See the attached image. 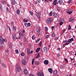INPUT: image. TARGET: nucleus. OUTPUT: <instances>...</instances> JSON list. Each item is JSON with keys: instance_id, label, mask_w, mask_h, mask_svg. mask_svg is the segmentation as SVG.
<instances>
[{"instance_id": "23", "label": "nucleus", "mask_w": 76, "mask_h": 76, "mask_svg": "<svg viewBox=\"0 0 76 76\" xmlns=\"http://www.w3.org/2000/svg\"><path fill=\"white\" fill-rule=\"evenodd\" d=\"M4 42H6L5 40H4V41H1L0 44H4Z\"/></svg>"}, {"instance_id": "61", "label": "nucleus", "mask_w": 76, "mask_h": 76, "mask_svg": "<svg viewBox=\"0 0 76 76\" xmlns=\"http://www.w3.org/2000/svg\"><path fill=\"white\" fill-rule=\"evenodd\" d=\"M32 53H33V51L31 50V51L30 54H32Z\"/></svg>"}, {"instance_id": "1", "label": "nucleus", "mask_w": 76, "mask_h": 76, "mask_svg": "<svg viewBox=\"0 0 76 76\" xmlns=\"http://www.w3.org/2000/svg\"><path fill=\"white\" fill-rule=\"evenodd\" d=\"M46 21L48 24H50L53 22V19L51 18H49L48 19L46 20Z\"/></svg>"}, {"instance_id": "21", "label": "nucleus", "mask_w": 76, "mask_h": 76, "mask_svg": "<svg viewBox=\"0 0 76 76\" xmlns=\"http://www.w3.org/2000/svg\"><path fill=\"white\" fill-rule=\"evenodd\" d=\"M40 50V48H39L37 49L36 51V53H38V51H39Z\"/></svg>"}, {"instance_id": "39", "label": "nucleus", "mask_w": 76, "mask_h": 76, "mask_svg": "<svg viewBox=\"0 0 76 76\" xmlns=\"http://www.w3.org/2000/svg\"><path fill=\"white\" fill-rule=\"evenodd\" d=\"M13 29L14 31H16V28L14 26H13Z\"/></svg>"}, {"instance_id": "22", "label": "nucleus", "mask_w": 76, "mask_h": 76, "mask_svg": "<svg viewBox=\"0 0 76 76\" xmlns=\"http://www.w3.org/2000/svg\"><path fill=\"white\" fill-rule=\"evenodd\" d=\"M2 66L3 67H4L5 68H6V64H2Z\"/></svg>"}, {"instance_id": "44", "label": "nucleus", "mask_w": 76, "mask_h": 76, "mask_svg": "<svg viewBox=\"0 0 76 76\" xmlns=\"http://www.w3.org/2000/svg\"><path fill=\"white\" fill-rule=\"evenodd\" d=\"M67 41H68V40H65L63 42H66V43H68V42H67Z\"/></svg>"}, {"instance_id": "64", "label": "nucleus", "mask_w": 76, "mask_h": 76, "mask_svg": "<svg viewBox=\"0 0 76 76\" xmlns=\"http://www.w3.org/2000/svg\"><path fill=\"white\" fill-rule=\"evenodd\" d=\"M59 22H62V21H61V19H60L59 20Z\"/></svg>"}, {"instance_id": "7", "label": "nucleus", "mask_w": 76, "mask_h": 76, "mask_svg": "<svg viewBox=\"0 0 76 76\" xmlns=\"http://www.w3.org/2000/svg\"><path fill=\"white\" fill-rule=\"evenodd\" d=\"M12 39L13 41H15L16 39V34H12Z\"/></svg>"}, {"instance_id": "40", "label": "nucleus", "mask_w": 76, "mask_h": 76, "mask_svg": "<svg viewBox=\"0 0 76 76\" xmlns=\"http://www.w3.org/2000/svg\"><path fill=\"white\" fill-rule=\"evenodd\" d=\"M23 40H24V42H26V38L25 37H24L23 38Z\"/></svg>"}, {"instance_id": "51", "label": "nucleus", "mask_w": 76, "mask_h": 76, "mask_svg": "<svg viewBox=\"0 0 76 76\" xmlns=\"http://www.w3.org/2000/svg\"><path fill=\"white\" fill-rule=\"evenodd\" d=\"M52 37H55V34H52Z\"/></svg>"}, {"instance_id": "26", "label": "nucleus", "mask_w": 76, "mask_h": 76, "mask_svg": "<svg viewBox=\"0 0 76 76\" xmlns=\"http://www.w3.org/2000/svg\"><path fill=\"white\" fill-rule=\"evenodd\" d=\"M41 40V38H39L35 42L36 43H37L39 42V40Z\"/></svg>"}, {"instance_id": "54", "label": "nucleus", "mask_w": 76, "mask_h": 76, "mask_svg": "<svg viewBox=\"0 0 76 76\" xmlns=\"http://www.w3.org/2000/svg\"><path fill=\"white\" fill-rule=\"evenodd\" d=\"M60 68L61 69L63 68V65H61L60 66Z\"/></svg>"}, {"instance_id": "57", "label": "nucleus", "mask_w": 76, "mask_h": 76, "mask_svg": "<svg viewBox=\"0 0 76 76\" xmlns=\"http://www.w3.org/2000/svg\"><path fill=\"white\" fill-rule=\"evenodd\" d=\"M60 8H58V11H60Z\"/></svg>"}, {"instance_id": "45", "label": "nucleus", "mask_w": 76, "mask_h": 76, "mask_svg": "<svg viewBox=\"0 0 76 76\" xmlns=\"http://www.w3.org/2000/svg\"><path fill=\"white\" fill-rule=\"evenodd\" d=\"M32 39L33 40L35 39V36L33 35L32 36Z\"/></svg>"}, {"instance_id": "46", "label": "nucleus", "mask_w": 76, "mask_h": 76, "mask_svg": "<svg viewBox=\"0 0 76 76\" xmlns=\"http://www.w3.org/2000/svg\"><path fill=\"white\" fill-rule=\"evenodd\" d=\"M11 25L14 26V23L13 21H12L11 22Z\"/></svg>"}, {"instance_id": "15", "label": "nucleus", "mask_w": 76, "mask_h": 76, "mask_svg": "<svg viewBox=\"0 0 76 76\" xmlns=\"http://www.w3.org/2000/svg\"><path fill=\"white\" fill-rule=\"evenodd\" d=\"M63 1L62 0H58V3L60 4L61 5L62 4Z\"/></svg>"}, {"instance_id": "14", "label": "nucleus", "mask_w": 76, "mask_h": 76, "mask_svg": "<svg viewBox=\"0 0 76 76\" xmlns=\"http://www.w3.org/2000/svg\"><path fill=\"white\" fill-rule=\"evenodd\" d=\"M44 63L45 64H46V65H47V64H48V61L47 60H45L44 61Z\"/></svg>"}, {"instance_id": "13", "label": "nucleus", "mask_w": 76, "mask_h": 76, "mask_svg": "<svg viewBox=\"0 0 76 76\" xmlns=\"http://www.w3.org/2000/svg\"><path fill=\"white\" fill-rule=\"evenodd\" d=\"M27 53L28 55H30V49L29 48H28L27 49Z\"/></svg>"}, {"instance_id": "50", "label": "nucleus", "mask_w": 76, "mask_h": 76, "mask_svg": "<svg viewBox=\"0 0 76 76\" xmlns=\"http://www.w3.org/2000/svg\"><path fill=\"white\" fill-rule=\"evenodd\" d=\"M46 38H49V37H50V36L48 35H47L46 36Z\"/></svg>"}, {"instance_id": "29", "label": "nucleus", "mask_w": 76, "mask_h": 76, "mask_svg": "<svg viewBox=\"0 0 76 76\" xmlns=\"http://www.w3.org/2000/svg\"><path fill=\"white\" fill-rule=\"evenodd\" d=\"M68 29L69 30H70V29H71V26H70V25H69V26L68 27Z\"/></svg>"}, {"instance_id": "19", "label": "nucleus", "mask_w": 76, "mask_h": 76, "mask_svg": "<svg viewBox=\"0 0 76 76\" xmlns=\"http://www.w3.org/2000/svg\"><path fill=\"white\" fill-rule=\"evenodd\" d=\"M34 64H36V65H39V62H37V61H35L34 62Z\"/></svg>"}, {"instance_id": "8", "label": "nucleus", "mask_w": 76, "mask_h": 76, "mask_svg": "<svg viewBox=\"0 0 76 76\" xmlns=\"http://www.w3.org/2000/svg\"><path fill=\"white\" fill-rule=\"evenodd\" d=\"M43 50L45 53H47V48L46 47H44L43 48Z\"/></svg>"}, {"instance_id": "17", "label": "nucleus", "mask_w": 76, "mask_h": 76, "mask_svg": "<svg viewBox=\"0 0 76 76\" xmlns=\"http://www.w3.org/2000/svg\"><path fill=\"white\" fill-rule=\"evenodd\" d=\"M36 15L38 18H40V15H39V13L36 14Z\"/></svg>"}, {"instance_id": "38", "label": "nucleus", "mask_w": 76, "mask_h": 76, "mask_svg": "<svg viewBox=\"0 0 76 76\" xmlns=\"http://www.w3.org/2000/svg\"><path fill=\"white\" fill-rule=\"evenodd\" d=\"M72 2V1L71 0H69L68 1V3L70 4V3H71Z\"/></svg>"}, {"instance_id": "48", "label": "nucleus", "mask_w": 76, "mask_h": 76, "mask_svg": "<svg viewBox=\"0 0 76 76\" xmlns=\"http://www.w3.org/2000/svg\"><path fill=\"white\" fill-rule=\"evenodd\" d=\"M21 35L22 37H25V34H23V33H22L21 34Z\"/></svg>"}, {"instance_id": "20", "label": "nucleus", "mask_w": 76, "mask_h": 76, "mask_svg": "<svg viewBox=\"0 0 76 76\" xmlns=\"http://www.w3.org/2000/svg\"><path fill=\"white\" fill-rule=\"evenodd\" d=\"M0 40L1 41H4L5 39H3V38L2 37V36H0Z\"/></svg>"}, {"instance_id": "10", "label": "nucleus", "mask_w": 76, "mask_h": 76, "mask_svg": "<svg viewBox=\"0 0 76 76\" xmlns=\"http://www.w3.org/2000/svg\"><path fill=\"white\" fill-rule=\"evenodd\" d=\"M53 15L54 17H55V18H57V17H58V15H57V13L56 12H53Z\"/></svg>"}, {"instance_id": "4", "label": "nucleus", "mask_w": 76, "mask_h": 76, "mask_svg": "<svg viewBox=\"0 0 76 76\" xmlns=\"http://www.w3.org/2000/svg\"><path fill=\"white\" fill-rule=\"evenodd\" d=\"M21 70V68L20 67H17L16 69H15V71L17 72H19Z\"/></svg>"}, {"instance_id": "63", "label": "nucleus", "mask_w": 76, "mask_h": 76, "mask_svg": "<svg viewBox=\"0 0 76 76\" xmlns=\"http://www.w3.org/2000/svg\"><path fill=\"white\" fill-rule=\"evenodd\" d=\"M51 28L53 29H54V26H52L51 27Z\"/></svg>"}, {"instance_id": "55", "label": "nucleus", "mask_w": 76, "mask_h": 76, "mask_svg": "<svg viewBox=\"0 0 76 76\" xmlns=\"http://www.w3.org/2000/svg\"><path fill=\"white\" fill-rule=\"evenodd\" d=\"M8 51H9V50L7 49L5 50V52L6 53H8Z\"/></svg>"}, {"instance_id": "49", "label": "nucleus", "mask_w": 76, "mask_h": 76, "mask_svg": "<svg viewBox=\"0 0 76 76\" xmlns=\"http://www.w3.org/2000/svg\"><path fill=\"white\" fill-rule=\"evenodd\" d=\"M27 24H28V26L29 27L30 26H31V24L30 23H28Z\"/></svg>"}, {"instance_id": "30", "label": "nucleus", "mask_w": 76, "mask_h": 76, "mask_svg": "<svg viewBox=\"0 0 76 76\" xmlns=\"http://www.w3.org/2000/svg\"><path fill=\"white\" fill-rule=\"evenodd\" d=\"M48 28L47 27H45V31H48Z\"/></svg>"}, {"instance_id": "3", "label": "nucleus", "mask_w": 76, "mask_h": 76, "mask_svg": "<svg viewBox=\"0 0 76 76\" xmlns=\"http://www.w3.org/2000/svg\"><path fill=\"white\" fill-rule=\"evenodd\" d=\"M37 34L39 35H40V31H41L40 28L39 27H37Z\"/></svg>"}, {"instance_id": "31", "label": "nucleus", "mask_w": 76, "mask_h": 76, "mask_svg": "<svg viewBox=\"0 0 76 76\" xmlns=\"http://www.w3.org/2000/svg\"><path fill=\"white\" fill-rule=\"evenodd\" d=\"M53 15V12H51L50 13H49V16H51Z\"/></svg>"}, {"instance_id": "24", "label": "nucleus", "mask_w": 76, "mask_h": 76, "mask_svg": "<svg viewBox=\"0 0 76 76\" xmlns=\"http://www.w3.org/2000/svg\"><path fill=\"white\" fill-rule=\"evenodd\" d=\"M17 14H19L20 13V10H18L16 12Z\"/></svg>"}, {"instance_id": "33", "label": "nucleus", "mask_w": 76, "mask_h": 76, "mask_svg": "<svg viewBox=\"0 0 76 76\" xmlns=\"http://www.w3.org/2000/svg\"><path fill=\"white\" fill-rule=\"evenodd\" d=\"M24 25L26 27H28V23H25Z\"/></svg>"}, {"instance_id": "53", "label": "nucleus", "mask_w": 76, "mask_h": 76, "mask_svg": "<svg viewBox=\"0 0 76 76\" xmlns=\"http://www.w3.org/2000/svg\"><path fill=\"white\" fill-rule=\"evenodd\" d=\"M60 25H63V22H61V23H59Z\"/></svg>"}, {"instance_id": "34", "label": "nucleus", "mask_w": 76, "mask_h": 76, "mask_svg": "<svg viewBox=\"0 0 76 76\" xmlns=\"http://www.w3.org/2000/svg\"><path fill=\"white\" fill-rule=\"evenodd\" d=\"M15 51L17 54H18L19 53V51H18V49L15 50Z\"/></svg>"}, {"instance_id": "2", "label": "nucleus", "mask_w": 76, "mask_h": 76, "mask_svg": "<svg viewBox=\"0 0 76 76\" xmlns=\"http://www.w3.org/2000/svg\"><path fill=\"white\" fill-rule=\"evenodd\" d=\"M73 38H72L71 39H70L68 40H68L67 42L68 43H66L65 44H64V45H67L68 44H70V42H72V41H73Z\"/></svg>"}, {"instance_id": "58", "label": "nucleus", "mask_w": 76, "mask_h": 76, "mask_svg": "<svg viewBox=\"0 0 76 76\" xmlns=\"http://www.w3.org/2000/svg\"><path fill=\"white\" fill-rule=\"evenodd\" d=\"M65 60L66 62H68V61H67V59L65 58Z\"/></svg>"}, {"instance_id": "27", "label": "nucleus", "mask_w": 76, "mask_h": 76, "mask_svg": "<svg viewBox=\"0 0 76 76\" xmlns=\"http://www.w3.org/2000/svg\"><path fill=\"white\" fill-rule=\"evenodd\" d=\"M28 20L27 19H23V22H28Z\"/></svg>"}, {"instance_id": "42", "label": "nucleus", "mask_w": 76, "mask_h": 76, "mask_svg": "<svg viewBox=\"0 0 76 76\" xmlns=\"http://www.w3.org/2000/svg\"><path fill=\"white\" fill-rule=\"evenodd\" d=\"M30 14L31 15H33V12L32 11H30L29 12Z\"/></svg>"}, {"instance_id": "56", "label": "nucleus", "mask_w": 76, "mask_h": 76, "mask_svg": "<svg viewBox=\"0 0 76 76\" xmlns=\"http://www.w3.org/2000/svg\"><path fill=\"white\" fill-rule=\"evenodd\" d=\"M29 76H34V75L32 74H29Z\"/></svg>"}, {"instance_id": "37", "label": "nucleus", "mask_w": 76, "mask_h": 76, "mask_svg": "<svg viewBox=\"0 0 76 76\" xmlns=\"http://www.w3.org/2000/svg\"><path fill=\"white\" fill-rule=\"evenodd\" d=\"M21 56H25V53H23L22 52L21 54Z\"/></svg>"}, {"instance_id": "5", "label": "nucleus", "mask_w": 76, "mask_h": 76, "mask_svg": "<svg viewBox=\"0 0 76 76\" xmlns=\"http://www.w3.org/2000/svg\"><path fill=\"white\" fill-rule=\"evenodd\" d=\"M21 63L23 65H26V60L23 59L21 61Z\"/></svg>"}, {"instance_id": "11", "label": "nucleus", "mask_w": 76, "mask_h": 76, "mask_svg": "<svg viewBox=\"0 0 76 76\" xmlns=\"http://www.w3.org/2000/svg\"><path fill=\"white\" fill-rule=\"evenodd\" d=\"M23 72L25 75L28 74V70L26 69H24L23 70Z\"/></svg>"}, {"instance_id": "36", "label": "nucleus", "mask_w": 76, "mask_h": 76, "mask_svg": "<svg viewBox=\"0 0 76 76\" xmlns=\"http://www.w3.org/2000/svg\"><path fill=\"white\" fill-rule=\"evenodd\" d=\"M34 60H35V59H34V58L32 60V65H33V64H34Z\"/></svg>"}, {"instance_id": "62", "label": "nucleus", "mask_w": 76, "mask_h": 76, "mask_svg": "<svg viewBox=\"0 0 76 76\" xmlns=\"http://www.w3.org/2000/svg\"><path fill=\"white\" fill-rule=\"evenodd\" d=\"M45 1H46V2H48V3L49 2V1H48V0H45Z\"/></svg>"}, {"instance_id": "9", "label": "nucleus", "mask_w": 76, "mask_h": 76, "mask_svg": "<svg viewBox=\"0 0 76 76\" xmlns=\"http://www.w3.org/2000/svg\"><path fill=\"white\" fill-rule=\"evenodd\" d=\"M58 2L57 1V0H54L53 1V5H56L57 4H58Z\"/></svg>"}, {"instance_id": "6", "label": "nucleus", "mask_w": 76, "mask_h": 76, "mask_svg": "<svg viewBox=\"0 0 76 76\" xmlns=\"http://www.w3.org/2000/svg\"><path fill=\"white\" fill-rule=\"evenodd\" d=\"M37 75L38 76H44V75L43 73L42 72L40 73L39 72H38L37 73Z\"/></svg>"}, {"instance_id": "43", "label": "nucleus", "mask_w": 76, "mask_h": 76, "mask_svg": "<svg viewBox=\"0 0 76 76\" xmlns=\"http://www.w3.org/2000/svg\"><path fill=\"white\" fill-rule=\"evenodd\" d=\"M41 45H42V42H40L39 44V45H40V47H41Z\"/></svg>"}, {"instance_id": "16", "label": "nucleus", "mask_w": 76, "mask_h": 76, "mask_svg": "<svg viewBox=\"0 0 76 76\" xmlns=\"http://www.w3.org/2000/svg\"><path fill=\"white\" fill-rule=\"evenodd\" d=\"M74 18H73V17H71L69 19V21L70 22H72V21H73V20H74Z\"/></svg>"}, {"instance_id": "41", "label": "nucleus", "mask_w": 76, "mask_h": 76, "mask_svg": "<svg viewBox=\"0 0 76 76\" xmlns=\"http://www.w3.org/2000/svg\"><path fill=\"white\" fill-rule=\"evenodd\" d=\"M39 57V54L38 53V55L36 56V58H38Z\"/></svg>"}, {"instance_id": "60", "label": "nucleus", "mask_w": 76, "mask_h": 76, "mask_svg": "<svg viewBox=\"0 0 76 76\" xmlns=\"http://www.w3.org/2000/svg\"><path fill=\"white\" fill-rule=\"evenodd\" d=\"M18 39H20L21 38H20V36H18Z\"/></svg>"}, {"instance_id": "18", "label": "nucleus", "mask_w": 76, "mask_h": 76, "mask_svg": "<svg viewBox=\"0 0 76 76\" xmlns=\"http://www.w3.org/2000/svg\"><path fill=\"white\" fill-rule=\"evenodd\" d=\"M57 73H58V71L57 70H55L53 72V74L55 75H56V74H57Z\"/></svg>"}, {"instance_id": "52", "label": "nucleus", "mask_w": 76, "mask_h": 76, "mask_svg": "<svg viewBox=\"0 0 76 76\" xmlns=\"http://www.w3.org/2000/svg\"><path fill=\"white\" fill-rule=\"evenodd\" d=\"M71 11H72V9H71V8H70L68 10V12H71Z\"/></svg>"}, {"instance_id": "47", "label": "nucleus", "mask_w": 76, "mask_h": 76, "mask_svg": "<svg viewBox=\"0 0 76 76\" xmlns=\"http://www.w3.org/2000/svg\"><path fill=\"white\" fill-rule=\"evenodd\" d=\"M6 12H9V9L8 8H7L6 9Z\"/></svg>"}, {"instance_id": "28", "label": "nucleus", "mask_w": 76, "mask_h": 76, "mask_svg": "<svg viewBox=\"0 0 76 76\" xmlns=\"http://www.w3.org/2000/svg\"><path fill=\"white\" fill-rule=\"evenodd\" d=\"M66 13H68V14H69V15H70V14H71V13H72V11H67L66 12Z\"/></svg>"}, {"instance_id": "25", "label": "nucleus", "mask_w": 76, "mask_h": 76, "mask_svg": "<svg viewBox=\"0 0 76 76\" xmlns=\"http://www.w3.org/2000/svg\"><path fill=\"white\" fill-rule=\"evenodd\" d=\"M12 3L13 4H16V1H15V0L13 1H12Z\"/></svg>"}, {"instance_id": "59", "label": "nucleus", "mask_w": 76, "mask_h": 76, "mask_svg": "<svg viewBox=\"0 0 76 76\" xmlns=\"http://www.w3.org/2000/svg\"><path fill=\"white\" fill-rule=\"evenodd\" d=\"M38 3H41V0H37Z\"/></svg>"}, {"instance_id": "32", "label": "nucleus", "mask_w": 76, "mask_h": 76, "mask_svg": "<svg viewBox=\"0 0 76 76\" xmlns=\"http://www.w3.org/2000/svg\"><path fill=\"white\" fill-rule=\"evenodd\" d=\"M12 44L11 43H10L9 45V48H12Z\"/></svg>"}, {"instance_id": "35", "label": "nucleus", "mask_w": 76, "mask_h": 76, "mask_svg": "<svg viewBox=\"0 0 76 76\" xmlns=\"http://www.w3.org/2000/svg\"><path fill=\"white\" fill-rule=\"evenodd\" d=\"M25 58L26 60H28V56H25Z\"/></svg>"}, {"instance_id": "12", "label": "nucleus", "mask_w": 76, "mask_h": 76, "mask_svg": "<svg viewBox=\"0 0 76 76\" xmlns=\"http://www.w3.org/2000/svg\"><path fill=\"white\" fill-rule=\"evenodd\" d=\"M48 71L50 74H52L53 73V69L51 68H50L48 69Z\"/></svg>"}]
</instances>
